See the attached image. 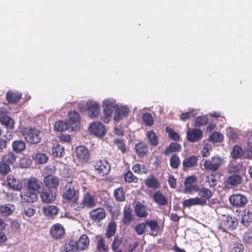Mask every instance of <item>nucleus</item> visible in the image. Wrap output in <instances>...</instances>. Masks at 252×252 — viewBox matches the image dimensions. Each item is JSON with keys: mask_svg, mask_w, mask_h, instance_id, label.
Returning <instances> with one entry per match:
<instances>
[{"mask_svg": "<svg viewBox=\"0 0 252 252\" xmlns=\"http://www.w3.org/2000/svg\"><path fill=\"white\" fill-rule=\"evenodd\" d=\"M40 198L43 202L49 203L55 200V195L50 189H46L41 193Z\"/></svg>", "mask_w": 252, "mask_h": 252, "instance_id": "nucleus-23", "label": "nucleus"}, {"mask_svg": "<svg viewBox=\"0 0 252 252\" xmlns=\"http://www.w3.org/2000/svg\"><path fill=\"white\" fill-rule=\"evenodd\" d=\"M64 148L58 143L53 145L52 148V155L54 157H61L64 153Z\"/></svg>", "mask_w": 252, "mask_h": 252, "instance_id": "nucleus-37", "label": "nucleus"}, {"mask_svg": "<svg viewBox=\"0 0 252 252\" xmlns=\"http://www.w3.org/2000/svg\"><path fill=\"white\" fill-rule=\"evenodd\" d=\"M224 163V159L220 156H215L205 160L203 166L205 169L215 171L219 169Z\"/></svg>", "mask_w": 252, "mask_h": 252, "instance_id": "nucleus-5", "label": "nucleus"}, {"mask_svg": "<svg viewBox=\"0 0 252 252\" xmlns=\"http://www.w3.org/2000/svg\"><path fill=\"white\" fill-rule=\"evenodd\" d=\"M129 112V109L126 106L117 107L114 113L113 119L119 122L126 117Z\"/></svg>", "mask_w": 252, "mask_h": 252, "instance_id": "nucleus-20", "label": "nucleus"}, {"mask_svg": "<svg viewBox=\"0 0 252 252\" xmlns=\"http://www.w3.org/2000/svg\"><path fill=\"white\" fill-rule=\"evenodd\" d=\"M10 171L9 166L6 163L2 162L0 163V174L6 175Z\"/></svg>", "mask_w": 252, "mask_h": 252, "instance_id": "nucleus-61", "label": "nucleus"}, {"mask_svg": "<svg viewBox=\"0 0 252 252\" xmlns=\"http://www.w3.org/2000/svg\"><path fill=\"white\" fill-rule=\"evenodd\" d=\"M202 137V131L199 128H189L186 132V138L190 142H196Z\"/></svg>", "mask_w": 252, "mask_h": 252, "instance_id": "nucleus-9", "label": "nucleus"}, {"mask_svg": "<svg viewBox=\"0 0 252 252\" xmlns=\"http://www.w3.org/2000/svg\"><path fill=\"white\" fill-rule=\"evenodd\" d=\"M243 155V151L242 148L238 145H235L230 153L231 158L234 159L240 158Z\"/></svg>", "mask_w": 252, "mask_h": 252, "instance_id": "nucleus-43", "label": "nucleus"}, {"mask_svg": "<svg viewBox=\"0 0 252 252\" xmlns=\"http://www.w3.org/2000/svg\"><path fill=\"white\" fill-rule=\"evenodd\" d=\"M145 185L149 188L153 189H157L159 187V183L157 180L153 176H150L145 180Z\"/></svg>", "mask_w": 252, "mask_h": 252, "instance_id": "nucleus-45", "label": "nucleus"}, {"mask_svg": "<svg viewBox=\"0 0 252 252\" xmlns=\"http://www.w3.org/2000/svg\"><path fill=\"white\" fill-rule=\"evenodd\" d=\"M0 121L2 125H4L7 128H13L14 127V121L9 116L4 115L0 118Z\"/></svg>", "mask_w": 252, "mask_h": 252, "instance_id": "nucleus-39", "label": "nucleus"}, {"mask_svg": "<svg viewBox=\"0 0 252 252\" xmlns=\"http://www.w3.org/2000/svg\"><path fill=\"white\" fill-rule=\"evenodd\" d=\"M134 150L137 155L139 157H144L148 152L147 146L142 142L135 145Z\"/></svg>", "mask_w": 252, "mask_h": 252, "instance_id": "nucleus-29", "label": "nucleus"}, {"mask_svg": "<svg viewBox=\"0 0 252 252\" xmlns=\"http://www.w3.org/2000/svg\"><path fill=\"white\" fill-rule=\"evenodd\" d=\"M33 158L35 161L39 164L45 163L48 159L47 156L43 153H38L33 157Z\"/></svg>", "mask_w": 252, "mask_h": 252, "instance_id": "nucleus-50", "label": "nucleus"}, {"mask_svg": "<svg viewBox=\"0 0 252 252\" xmlns=\"http://www.w3.org/2000/svg\"><path fill=\"white\" fill-rule=\"evenodd\" d=\"M230 252H243L244 246L240 243H234L232 244L229 248Z\"/></svg>", "mask_w": 252, "mask_h": 252, "instance_id": "nucleus-58", "label": "nucleus"}, {"mask_svg": "<svg viewBox=\"0 0 252 252\" xmlns=\"http://www.w3.org/2000/svg\"><path fill=\"white\" fill-rule=\"evenodd\" d=\"M63 199L71 200L72 202H77L79 197V191L74 187V183L72 180L68 179L66 185L63 187L61 192Z\"/></svg>", "mask_w": 252, "mask_h": 252, "instance_id": "nucleus-2", "label": "nucleus"}, {"mask_svg": "<svg viewBox=\"0 0 252 252\" xmlns=\"http://www.w3.org/2000/svg\"><path fill=\"white\" fill-rule=\"evenodd\" d=\"M40 131L34 128L27 127L24 129L23 135L26 141L31 144H36L40 141Z\"/></svg>", "mask_w": 252, "mask_h": 252, "instance_id": "nucleus-4", "label": "nucleus"}, {"mask_svg": "<svg viewBox=\"0 0 252 252\" xmlns=\"http://www.w3.org/2000/svg\"><path fill=\"white\" fill-rule=\"evenodd\" d=\"M166 130L167 133L168 134L169 137L170 138L175 141L179 140L180 137L179 135L172 129L169 127H166Z\"/></svg>", "mask_w": 252, "mask_h": 252, "instance_id": "nucleus-63", "label": "nucleus"}, {"mask_svg": "<svg viewBox=\"0 0 252 252\" xmlns=\"http://www.w3.org/2000/svg\"><path fill=\"white\" fill-rule=\"evenodd\" d=\"M180 164L179 157L176 154H173L170 159V165L174 169L178 168Z\"/></svg>", "mask_w": 252, "mask_h": 252, "instance_id": "nucleus-53", "label": "nucleus"}, {"mask_svg": "<svg viewBox=\"0 0 252 252\" xmlns=\"http://www.w3.org/2000/svg\"><path fill=\"white\" fill-rule=\"evenodd\" d=\"M94 168L98 176L103 177L108 174L111 167L108 161L103 159L96 162L94 165Z\"/></svg>", "mask_w": 252, "mask_h": 252, "instance_id": "nucleus-8", "label": "nucleus"}, {"mask_svg": "<svg viewBox=\"0 0 252 252\" xmlns=\"http://www.w3.org/2000/svg\"><path fill=\"white\" fill-rule=\"evenodd\" d=\"M43 213L46 216H52L57 214L58 209L53 205H47L43 207Z\"/></svg>", "mask_w": 252, "mask_h": 252, "instance_id": "nucleus-40", "label": "nucleus"}, {"mask_svg": "<svg viewBox=\"0 0 252 252\" xmlns=\"http://www.w3.org/2000/svg\"><path fill=\"white\" fill-rule=\"evenodd\" d=\"M153 199L154 201L159 205L164 206L167 204L166 198L159 191H156L154 193Z\"/></svg>", "mask_w": 252, "mask_h": 252, "instance_id": "nucleus-36", "label": "nucleus"}, {"mask_svg": "<svg viewBox=\"0 0 252 252\" xmlns=\"http://www.w3.org/2000/svg\"><path fill=\"white\" fill-rule=\"evenodd\" d=\"M44 183L46 187L49 189H55L59 184V181L57 177L53 175H48L44 177Z\"/></svg>", "mask_w": 252, "mask_h": 252, "instance_id": "nucleus-19", "label": "nucleus"}, {"mask_svg": "<svg viewBox=\"0 0 252 252\" xmlns=\"http://www.w3.org/2000/svg\"><path fill=\"white\" fill-rule=\"evenodd\" d=\"M198 161L197 157L192 156L185 158L183 161V165L184 168H189L194 166Z\"/></svg>", "mask_w": 252, "mask_h": 252, "instance_id": "nucleus-34", "label": "nucleus"}, {"mask_svg": "<svg viewBox=\"0 0 252 252\" xmlns=\"http://www.w3.org/2000/svg\"><path fill=\"white\" fill-rule=\"evenodd\" d=\"M114 143L117 145L119 150L122 153H125L126 151V148L124 141L120 139H116L114 140Z\"/></svg>", "mask_w": 252, "mask_h": 252, "instance_id": "nucleus-62", "label": "nucleus"}, {"mask_svg": "<svg viewBox=\"0 0 252 252\" xmlns=\"http://www.w3.org/2000/svg\"><path fill=\"white\" fill-rule=\"evenodd\" d=\"M87 109L89 117L94 118L99 114L100 108L98 104L94 101H88L87 103Z\"/></svg>", "mask_w": 252, "mask_h": 252, "instance_id": "nucleus-15", "label": "nucleus"}, {"mask_svg": "<svg viewBox=\"0 0 252 252\" xmlns=\"http://www.w3.org/2000/svg\"><path fill=\"white\" fill-rule=\"evenodd\" d=\"M8 186L15 190H20L22 188V184L14 176L9 175L7 178Z\"/></svg>", "mask_w": 252, "mask_h": 252, "instance_id": "nucleus-26", "label": "nucleus"}, {"mask_svg": "<svg viewBox=\"0 0 252 252\" xmlns=\"http://www.w3.org/2000/svg\"><path fill=\"white\" fill-rule=\"evenodd\" d=\"M22 94L20 92H8L6 94V99L10 103L18 102Z\"/></svg>", "mask_w": 252, "mask_h": 252, "instance_id": "nucleus-31", "label": "nucleus"}, {"mask_svg": "<svg viewBox=\"0 0 252 252\" xmlns=\"http://www.w3.org/2000/svg\"><path fill=\"white\" fill-rule=\"evenodd\" d=\"M71 126L68 124L67 122L59 121L57 122L54 125V128L56 131H63L66 130L69 131H72L73 130H71L69 127Z\"/></svg>", "mask_w": 252, "mask_h": 252, "instance_id": "nucleus-30", "label": "nucleus"}, {"mask_svg": "<svg viewBox=\"0 0 252 252\" xmlns=\"http://www.w3.org/2000/svg\"><path fill=\"white\" fill-rule=\"evenodd\" d=\"M200 200L198 199V197L194 198H190L185 200L183 202V205L185 207H190L191 206L199 205L202 206Z\"/></svg>", "mask_w": 252, "mask_h": 252, "instance_id": "nucleus-41", "label": "nucleus"}, {"mask_svg": "<svg viewBox=\"0 0 252 252\" xmlns=\"http://www.w3.org/2000/svg\"><path fill=\"white\" fill-rule=\"evenodd\" d=\"M35 213V210L34 209V207L32 205L29 204L24 206L23 213L25 216L31 217Z\"/></svg>", "mask_w": 252, "mask_h": 252, "instance_id": "nucleus-54", "label": "nucleus"}, {"mask_svg": "<svg viewBox=\"0 0 252 252\" xmlns=\"http://www.w3.org/2000/svg\"><path fill=\"white\" fill-rule=\"evenodd\" d=\"M96 249L99 252H107L108 247L105 244V239L102 237L97 236Z\"/></svg>", "mask_w": 252, "mask_h": 252, "instance_id": "nucleus-33", "label": "nucleus"}, {"mask_svg": "<svg viewBox=\"0 0 252 252\" xmlns=\"http://www.w3.org/2000/svg\"><path fill=\"white\" fill-rule=\"evenodd\" d=\"M241 223L245 227L250 225L252 221V213L248 209H244L241 214Z\"/></svg>", "mask_w": 252, "mask_h": 252, "instance_id": "nucleus-22", "label": "nucleus"}, {"mask_svg": "<svg viewBox=\"0 0 252 252\" xmlns=\"http://www.w3.org/2000/svg\"><path fill=\"white\" fill-rule=\"evenodd\" d=\"M50 233L52 236L55 239H60L63 237L64 234V229L61 224L57 223L51 227Z\"/></svg>", "mask_w": 252, "mask_h": 252, "instance_id": "nucleus-18", "label": "nucleus"}, {"mask_svg": "<svg viewBox=\"0 0 252 252\" xmlns=\"http://www.w3.org/2000/svg\"><path fill=\"white\" fill-rule=\"evenodd\" d=\"M77 244L79 250H85L89 246L90 239L86 235H82L77 242Z\"/></svg>", "mask_w": 252, "mask_h": 252, "instance_id": "nucleus-27", "label": "nucleus"}, {"mask_svg": "<svg viewBox=\"0 0 252 252\" xmlns=\"http://www.w3.org/2000/svg\"><path fill=\"white\" fill-rule=\"evenodd\" d=\"M146 226H148L150 229V234L152 236H156L159 228L158 222L156 220H146Z\"/></svg>", "mask_w": 252, "mask_h": 252, "instance_id": "nucleus-28", "label": "nucleus"}, {"mask_svg": "<svg viewBox=\"0 0 252 252\" xmlns=\"http://www.w3.org/2000/svg\"><path fill=\"white\" fill-rule=\"evenodd\" d=\"M90 133L97 137L103 136L106 130L104 126L99 122H94L91 124L89 127Z\"/></svg>", "mask_w": 252, "mask_h": 252, "instance_id": "nucleus-10", "label": "nucleus"}, {"mask_svg": "<svg viewBox=\"0 0 252 252\" xmlns=\"http://www.w3.org/2000/svg\"><path fill=\"white\" fill-rule=\"evenodd\" d=\"M12 146L13 150L16 153H20L26 148L25 143L22 140L14 141Z\"/></svg>", "mask_w": 252, "mask_h": 252, "instance_id": "nucleus-38", "label": "nucleus"}, {"mask_svg": "<svg viewBox=\"0 0 252 252\" xmlns=\"http://www.w3.org/2000/svg\"><path fill=\"white\" fill-rule=\"evenodd\" d=\"M131 210L125 208L124 210L123 221L125 224H128L132 220Z\"/></svg>", "mask_w": 252, "mask_h": 252, "instance_id": "nucleus-48", "label": "nucleus"}, {"mask_svg": "<svg viewBox=\"0 0 252 252\" xmlns=\"http://www.w3.org/2000/svg\"><path fill=\"white\" fill-rule=\"evenodd\" d=\"M241 182V177L238 175H233L230 176L227 180V184L231 186H236Z\"/></svg>", "mask_w": 252, "mask_h": 252, "instance_id": "nucleus-44", "label": "nucleus"}, {"mask_svg": "<svg viewBox=\"0 0 252 252\" xmlns=\"http://www.w3.org/2000/svg\"><path fill=\"white\" fill-rule=\"evenodd\" d=\"M207 121L208 119L205 116H199L196 118L194 125L196 127H199L206 125Z\"/></svg>", "mask_w": 252, "mask_h": 252, "instance_id": "nucleus-59", "label": "nucleus"}, {"mask_svg": "<svg viewBox=\"0 0 252 252\" xmlns=\"http://www.w3.org/2000/svg\"><path fill=\"white\" fill-rule=\"evenodd\" d=\"M223 136L220 132H216L212 133L209 137V140L213 142H220L223 140Z\"/></svg>", "mask_w": 252, "mask_h": 252, "instance_id": "nucleus-52", "label": "nucleus"}, {"mask_svg": "<svg viewBox=\"0 0 252 252\" xmlns=\"http://www.w3.org/2000/svg\"><path fill=\"white\" fill-rule=\"evenodd\" d=\"M181 149V145L177 143H172L165 150L164 153L168 155L173 152H178Z\"/></svg>", "mask_w": 252, "mask_h": 252, "instance_id": "nucleus-46", "label": "nucleus"}, {"mask_svg": "<svg viewBox=\"0 0 252 252\" xmlns=\"http://www.w3.org/2000/svg\"><path fill=\"white\" fill-rule=\"evenodd\" d=\"M97 198L94 193L90 191H85L83 195L81 202H71V206L75 211H81L83 209H91L96 206Z\"/></svg>", "mask_w": 252, "mask_h": 252, "instance_id": "nucleus-1", "label": "nucleus"}, {"mask_svg": "<svg viewBox=\"0 0 252 252\" xmlns=\"http://www.w3.org/2000/svg\"><path fill=\"white\" fill-rule=\"evenodd\" d=\"M116 231V224L113 220H111L107 227L106 232L105 233V237L107 238H110L114 236Z\"/></svg>", "mask_w": 252, "mask_h": 252, "instance_id": "nucleus-35", "label": "nucleus"}, {"mask_svg": "<svg viewBox=\"0 0 252 252\" xmlns=\"http://www.w3.org/2000/svg\"><path fill=\"white\" fill-rule=\"evenodd\" d=\"M197 178L194 176H190L186 178L184 181L183 192L186 194H192L198 192L199 187L195 184Z\"/></svg>", "mask_w": 252, "mask_h": 252, "instance_id": "nucleus-6", "label": "nucleus"}, {"mask_svg": "<svg viewBox=\"0 0 252 252\" xmlns=\"http://www.w3.org/2000/svg\"><path fill=\"white\" fill-rule=\"evenodd\" d=\"M89 216L92 220L99 222L106 217V212L103 208L98 207L90 211Z\"/></svg>", "mask_w": 252, "mask_h": 252, "instance_id": "nucleus-11", "label": "nucleus"}, {"mask_svg": "<svg viewBox=\"0 0 252 252\" xmlns=\"http://www.w3.org/2000/svg\"><path fill=\"white\" fill-rule=\"evenodd\" d=\"M114 195L117 201H123L125 199V192L122 188L116 189L114 191Z\"/></svg>", "mask_w": 252, "mask_h": 252, "instance_id": "nucleus-47", "label": "nucleus"}, {"mask_svg": "<svg viewBox=\"0 0 252 252\" xmlns=\"http://www.w3.org/2000/svg\"><path fill=\"white\" fill-rule=\"evenodd\" d=\"M103 115L101 119L105 123L109 122L114 109L117 106L116 101L113 98H108L105 100L103 103Z\"/></svg>", "mask_w": 252, "mask_h": 252, "instance_id": "nucleus-3", "label": "nucleus"}, {"mask_svg": "<svg viewBox=\"0 0 252 252\" xmlns=\"http://www.w3.org/2000/svg\"><path fill=\"white\" fill-rule=\"evenodd\" d=\"M66 252H75L78 250L77 242L74 241H66L64 246Z\"/></svg>", "mask_w": 252, "mask_h": 252, "instance_id": "nucleus-42", "label": "nucleus"}, {"mask_svg": "<svg viewBox=\"0 0 252 252\" xmlns=\"http://www.w3.org/2000/svg\"><path fill=\"white\" fill-rule=\"evenodd\" d=\"M229 202L233 206L242 207L247 203V198L241 194H233L230 196Z\"/></svg>", "mask_w": 252, "mask_h": 252, "instance_id": "nucleus-16", "label": "nucleus"}, {"mask_svg": "<svg viewBox=\"0 0 252 252\" xmlns=\"http://www.w3.org/2000/svg\"><path fill=\"white\" fill-rule=\"evenodd\" d=\"M68 114L69 119L67 123L71 126L69 128L71 130L77 129L80 125V116L79 114L75 111H71Z\"/></svg>", "mask_w": 252, "mask_h": 252, "instance_id": "nucleus-17", "label": "nucleus"}, {"mask_svg": "<svg viewBox=\"0 0 252 252\" xmlns=\"http://www.w3.org/2000/svg\"><path fill=\"white\" fill-rule=\"evenodd\" d=\"M122 243V240L121 238L119 237H115L111 245L112 249L114 251H116Z\"/></svg>", "mask_w": 252, "mask_h": 252, "instance_id": "nucleus-64", "label": "nucleus"}, {"mask_svg": "<svg viewBox=\"0 0 252 252\" xmlns=\"http://www.w3.org/2000/svg\"><path fill=\"white\" fill-rule=\"evenodd\" d=\"M132 170L137 174H146L148 171L147 168L144 165L138 163L133 165Z\"/></svg>", "mask_w": 252, "mask_h": 252, "instance_id": "nucleus-51", "label": "nucleus"}, {"mask_svg": "<svg viewBox=\"0 0 252 252\" xmlns=\"http://www.w3.org/2000/svg\"><path fill=\"white\" fill-rule=\"evenodd\" d=\"M124 179L126 182L129 183L132 182L136 183L138 182V178L129 170L125 174Z\"/></svg>", "mask_w": 252, "mask_h": 252, "instance_id": "nucleus-55", "label": "nucleus"}, {"mask_svg": "<svg viewBox=\"0 0 252 252\" xmlns=\"http://www.w3.org/2000/svg\"><path fill=\"white\" fill-rule=\"evenodd\" d=\"M198 192V199L200 200V202L202 204V206H204L207 204V201L209 200L213 195V192L208 189L206 188H199Z\"/></svg>", "mask_w": 252, "mask_h": 252, "instance_id": "nucleus-12", "label": "nucleus"}, {"mask_svg": "<svg viewBox=\"0 0 252 252\" xmlns=\"http://www.w3.org/2000/svg\"><path fill=\"white\" fill-rule=\"evenodd\" d=\"M27 189L37 193L41 188L42 183L40 181L34 178L26 180Z\"/></svg>", "mask_w": 252, "mask_h": 252, "instance_id": "nucleus-14", "label": "nucleus"}, {"mask_svg": "<svg viewBox=\"0 0 252 252\" xmlns=\"http://www.w3.org/2000/svg\"><path fill=\"white\" fill-rule=\"evenodd\" d=\"M2 160L6 163L12 164L16 160V156L13 153L10 152L3 157Z\"/></svg>", "mask_w": 252, "mask_h": 252, "instance_id": "nucleus-57", "label": "nucleus"}, {"mask_svg": "<svg viewBox=\"0 0 252 252\" xmlns=\"http://www.w3.org/2000/svg\"><path fill=\"white\" fill-rule=\"evenodd\" d=\"M146 137L148 143L152 146L156 147L158 145V136L153 130H150L146 133Z\"/></svg>", "mask_w": 252, "mask_h": 252, "instance_id": "nucleus-32", "label": "nucleus"}, {"mask_svg": "<svg viewBox=\"0 0 252 252\" xmlns=\"http://www.w3.org/2000/svg\"><path fill=\"white\" fill-rule=\"evenodd\" d=\"M205 183L208 184L210 188H214L217 184L218 181L215 176L211 174L205 178Z\"/></svg>", "mask_w": 252, "mask_h": 252, "instance_id": "nucleus-56", "label": "nucleus"}, {"mask_svg": "<svg viewBox=\"0 0 252 252\" xmlns=\"http://www.w3.org/2000/svg\"><path fill=\"white\" fill-rule=\"evenodd\" d=\"M75 153L78 159L82 162H86L90 158L88 149L84 146H80L76 148Z\"/></svg>", "mask_w": 252, "mask_h": 252, "instance_id": "nucleus-13", "label": "nucleus"}, {"mask_svg": "<svg viewBox=\"0 0 252 252\" xmlns=\"http://www.w3.org/2000/svg\"><path fill=\"white\" fill-rule=\"evenodd\" d=\"M136 215L140 218H146L148 215V208L140 202H137L135 206Z\"/></svg>", "mask_w": 252, "mask_h": 252, "instance_id": "nucleus-24", "label": "nucleus"}, {"mask_svg": "<svg viewBox=\"0 0 252 252\" xmlns=\"http://www.w3.org/2000/svg\"><path fill=\"white\" fill-rule=\"evenodd\" d=\"M22 201L27 203H33L38 198L37 193L26 190V191L21 194Z\"/></svg>", "mask_w": 252, "mask_h": 252, "instance_id": "nucleus-21", "label": "nucleus"}, {"mask_svg": "<svg viewBox=\"0 0 252 252\" xmlns=\"http://www.w3.org/2000/svg\"><path fill=\"white\" fill-rule=\"evenodd\" d=\"M238 225L237 219L231 216H223L221 219V225L219 228L223 231L226 230H233L236 228Z\"/></svg>", "mask_w": 252, "mask_h": 252, "instance_id": "nucleus-7", "label": "nucleus"}, {"mask_svg": "<svg viewBox=\"0 0 252 252\" xmlns=\"http://www.w3.org/2000/svg\"><path fill=\"white\" fill-rule=\"evenodd\" d=\"M143 120L145 124L148 126H151L153 124V119L150 113H146L144 114L143 115Z\"/></svg>", "mask_w": 252, "mask_h": 252, "instance_id": "nucleus-60", "label": "nucleus"}, {"mask_svg": "<svg viewBox=\"0 0 252 252\" xmlns=\"http://www.w3.org/2000/svg\"><path fill=\"white\" fill-rule=\"evenodd\" d=\"M146 220L142 223H139L134 226V230L138 235H141L147 231Z\"/></svg>", "mask_w": 252, "mask_h": 252, "instance_id": "nucleus-49", "label": "nucleus"}, {"mask_svg": "<svg viewBox=\"0 0 252 252\" xmlns=\"http://www.w3.org/2000/svg\"><path fill=\"white\" fill-rule=\"evenodd\" d=\"M15 209L14 205L10 203L4 204L0 206V215L3 217L11 215Z\"/></svg>", "mask_w": 252, "mask_h": 252, "instance_id": "nucleus-25", "label": "nucleus"}]
</instances>
